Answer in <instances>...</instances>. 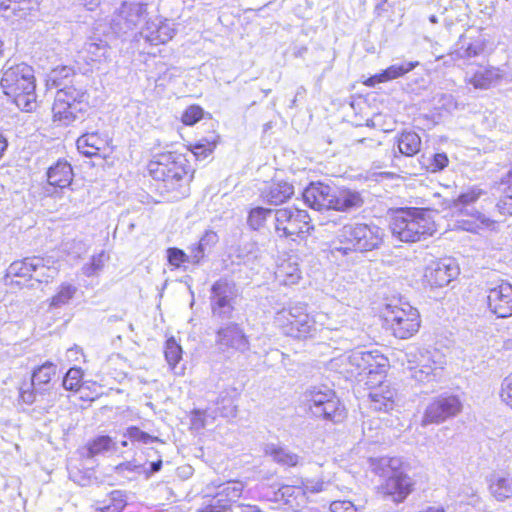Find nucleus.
<instances>
[{"mask_svg": "<svg viewBox=\"0 0 512 512\" xmlns=\"http://www.w3.org/2000/svg\"><path fill=\"white\" fill-rule=\"evenodd\" d=\"M356 374L361 377L373 410L389 413L396 407L397 390L388 379L387 357L378 351H365L352 358Z\"/></svg>", "mask_w": 512, "mask_h": 512, "instance_id": "obj_1", "label": "nucleus"}, {"mask_svg": "<svg viewBox=\"0 0 512 512\" xmlns=\"http://www.w3.org/2000/svg\"><path fill=\"white\" fill-rule=\"evenodd\" d=\"M389 229L399 241L415 243L432 236L436 224L427 208L400 207L390 211Z\"/></svg>", "mask_w": 512, "mask_h": 512, "instance_id": "obj_2", "label": "nucleus"}, {"mask_svg": "<svg viewBox=\"0 0 512 512\" xmlns=\"http://www.w3.org/2000/svg\"><path fill=\"white\" fill-rule=\"evenodd\" d=\"M0 86L21 111L32 112L37 108L34 70L26 63L10 65L9 61L6 62Z\"/></svg>", "mask_w": 512, "mask_h": 512, "instance_id": "obj_3", "label": "nucleus"}, {"mask_svg": "<svg viewBox=\"0 0 512 512\" xmlns=\"http://www.w3.org/2000/svg\"><path fill=\"white\" fill-rule=\"evenodd\" d=\"M379 319L386 331L401 340L415 336L422 323L420 313L415 307L395 297L380 308Z\"/></svg>", "mask_w": 512, "mask_h": 512, "instance_id": "obj_4", "label": "nucleus"}, {"mask_svg": "<svg viewBox=\"0 0 512 512\" xmlns=\"http://www.w3.org/2000/svg\"><path fill=\"white\" fill-rule=\"evenodd\" d=\"M149 171L156 181L161 182L158 189L169 200L175 201L189 195L194 169L187 167L185 163L150 162Z\"/></svg>", "mask_w": 512, "mask_h": 512, "instance_id": "obj_5", "label": "nucleus"}, {"mask_svg": "<svg viewBox=\"0 0 512 512\" xmlns=\"http://www.w3.org/2000/svg\"><path fill=\"white\" fill-rule=\"evenodd\" d=\"M315 226L305 209L295 206L274 210V231L281 238L295 243L306 242Z\"/></svg>", "mask_w": 512, "mask_h": 512, "instance_id": "obj_6", "label": "nucleus"}, {"mask_svg": "<svg viewBox=\"0 0 512 512\" xmlns=\"http://www.w3.org/2000/svg\"><path fill=\"white\" fill-rule=\"evenodd\" d=\"M305 406L314 417L333 424L347 418V410L336 393L331 389L313 387L305 393Z\"/></svg>", "mask_w": 512, "mask_h": 512, "instance_id": "obj_7", "label": "nucleus"}, {"mask_svg": "<svg viewBox=\"0 0 512 512\" xmlns=\"http://www.w3.org/2000/svg\"><path fill=\"white\" fill-rule=\"evenodd\" d=\"M337 241L341 245L337 250L348 254L349 252H363L377 248L381 243V236L376 226L354 223L342 227Z\"/></svg>", "mask_w": 512, "mask_h": 512, "instance_id": "obj_8", "label": "nucleus"}, {"mask_svg": "<svg viewBox=\"0 0 512 512\" xmlns=\"http://www.w3.org/2000/svg\"><path fill=\"white\" fill-rule=\"evenodd\" d=\"M326 482L322 478L301 480L298 485H281L274 491L271 500L294 512H302L309 503V495L324 491Z\"/></svg>", "mask_w": 512, "mask_h": 512, "instance_id": "obj_9", "label": "nucleus"}, {"mask_svg": "<svg viewBox=\"0 0 512 512\" xmlns=\"http://www.w3.org/2000/svg\"><path fill=\"white\" fill-rule=\"evenodd\" d=\"M148 4L142 1H122L110 16L109 25L114 34L128 35L146 23Z\"/></svg>", "mask_w": 512, "mask_h": 512, "instance_id": "obj_10", "label": "nucleus"}, {"mask_svg": "<svg viewBox=\"0 0 512 512\" xmlns=\"http://www.w3.org/2000/svg\"><path fill=\"white\" fill-rule=\"evenodd\" d=\"M86 93L73 86L60 88L52 106L53 120L67 126L78 118L86 108Z\"/></svg>", "mask_w": 512, "mask_h": 512, "instance_id": "obj_11", "label": "nucleus"}, {"mask_svg": "<svg viewBox=\"0 0 512 512\" xmlns=\"http://www.w3.org/2000/svg\"><path fill=\"white\" fill-rule=\"evenodd\" d=\"M283 333L297 340L312 336L315 327L314 317L302 305H295L279 312L277 317Z\"/></svg>", "mask_w": 512, "mask_h": 512, "instance_id": "obj_12", "label": "nucleus"}, {"mask_svg": "<svg viewBox=\"0 0 512 512\" xmlns=\"http://www.w3.org/2000/svg\"><path fill=\"white\" fill-rule=\"evenodd\" d=\"M462 410L459 396L454 394H442L435 397L426 407L422 424H440L449 418L457 416Z\"/></svg>", "mask_w": 512, "mask_h": 512, "instance_id": "obj_13", "label": "nucleus"}, {"mask_svg": "<svg viewBox=\"0 0 512 512\" xmlns=\"http://www.w3.org/2000/svg\"><path fill=\"white\" fill-rule=\"evenodd\" d=\"M414 490V481L403 471H395L377 487L380 496L396 504L403 503Z\"/></svg>", "mask_w": 512, "mask_h": 512, "instance_id": "obj_14", "label": "nucleus"}, {"mask_svg": "<svg viewBox=\"0 0 512 512\" xmlns=\"http://www.w3.org/2000/svg\"><path fill=\"white\" fill-rule=\"evenodd\" d=\"M216 344L222 351L246 352L250 342L244 330L236 323L222 327L216 332Z\"/></svg>", "mask_w": 512, "mask_h": 512, "instance_id": "obj_15", "label": "nucleus"}, {"mask_svg": "<svg viewBox=\"0 0 512 512\" xmlns=\"http://www.w3.org/2000/svg\"><path fill=\"white\" fill-rule=\"evenodd\" d=\"M488 307L497 317L506 318L512 315V285L501 283L489 290Z\"/></svg>", "mask_w": 512, "mask_h": 512, "instance_id": "obj_16", "label": "nucleus"}, {"mask_svg": "<svg viewBox=\"0 0 512 512\" xmlns=\"http://www.w3.org/2000/svg\"><path fill=\"white\" fill-rule=\"evenodd\" d=\"M363 204L364 197L360 191L347 186H340L332 191L329 210L349 212L361 208Z\"/></svg>", "mask_w": 512, "mask_h": 512, "instance_id": "obj_17", "label": "nucleus"}, {"mask_svg": "<svg viewBox=\"0 0 512 512\" xmlns=\"http://www.w3.org/2000/svg\"><path fill=\"white\" fill-rule=\"evenodd\" d=\"M294 187L284 180L272 179L268 185L261 190L260 197L264 202L271 205H281L288 202L294 195Z\"/></svg>", "mask_w": 512, "mask_h": 512, "instance_id": "obj_18", "label": "nucleus"}, {"mask_svg": "<svg viewBox=\"0 0 512 512\" xmlns=\"http://www.w3.org/2000/svg\"><path fill=\"white\" fill-rule=\"evenodd\" d=\"M145 28L140 32L141 36L151 45L165 44L176 34L175 24L165 21L147 22Z\"/></svg>", "mask_w": 512, "mask_h": 512, "instance_id": "obj_19", "label": "nucleus"}, {"mask_svg": "<svg viewBox=\"0 0 512 512\" xmlns=\"http://www.w3.org/2000/svg\"><path fill=\"white\" fill-rule=\"evenodd\" d=\"M333 189L322 182H312L303 192L305 202L316 210L330 209Z\"/></svg>", "mask_w": 512, "mask_h": 512, "instance_id": "obj_20", "label": "nucleus"}, {"mask_svg": "<svg viewBox=\"0 0 512 512\" xmlns=\"http://www.w3.org/2000/svg\"><path fill=\"white\" fill-rule=\"evenodd\" d=\"M231 294V286L226 279H219L212 284L210 305L214 315H221L224 309L233 310Z\"/></svg>", "mask_w": 512, "mask_h": 512, "instance_id": "obj_21", "label": "nucleus"}, {"mask_svg": "<svg viewBox=\"0 0 512 512\" xmlns=\"http://www.w3.org/2000/svg\"><path fill=\"white\" fill-rule=\"evenodd\" d=\"M456 276V267L439 261L426 269L425 281L431 288H441L448 285Z\"/></svg>", "mask_w": 512, "mask_h": 512, "instance_id": "obj_22", "label": "nucleus"}, {"mask_svg": "<svg viewBox=\"0 0 512 512\" xmlns=\"http://www.w3.org/2000/svg\"><path fill=\"white\" fill-rule=\"evenodd\" d=\"M57 366L51 361H47L37 366L31 377V385L38 393L49 392L56 380Z\"/></svg>", "mask_w": 512, "mask_h": 512, "instance_id": "obj_23", "label": "nucleus"}, {"mask_svg": "<svg viewBox=\"0 0 512 512\" xmlns=\"http://www.w3.org/2000/svg\"><path fill=\"white\" fill-rule=\"evenodd\" d=\"M77 149L84 156L88 158L101 157L106 159L107 155L104 153L107 145L105 138H102L97 132L86 133L77 139Z\"/></svg>", "mask_w": 512, "mask_h": 512, "instance_id": "obj_24", "label": "nucleus"}, {"mask_svg": "<svg viewBox=\"0 0 512 512\" xmlns=\"http://www.w3.org/2000/svg\"><path fill=\"white\" fill-rule=\"evenodd\" d=\"M501 78V71L495 67L480 66L466 73V81L477 89H488L497 84Z\"/></svg>", "mask_w": 512, "mask_h": 512, "instance_id": "obj_25", "label": "nucleus"}, {"mask_svg": "<svg viewBox=\"0 0 512 512\" xmlns=\"http://www.w3.org/2000/svg\"><path fill=\"white\" fill-rule=\"evenodd\" d=\"M127 504V495L124 491L112 490L102 499L95 501L90 512H123Z\"/></svg>", "mask_w": 512, "mask_h": 512, "instance_id": "obj_26", "label": "nucleus"}, {"mask_svg": "<svg viewBox=\"0 0 512 512\" xmlns=\"http://www.w3.org/2000/svg\"><path fill=\"white\" fill-rule=\"evenodd\" d=\"M219 488L221 489L216 494L217 501L221 506H227V512H229L232 506L242 497L245 482L239 479H232L220 485Z\"/></svg>", "mask_w": 512, "mask_h": 512, "instance_id": "obj_27", "label": "nucleus"}, {"mask_svg": "<svg viewBox=\"0 0 512 512\" xmlns=\"http://www.w3.org/2000/svg\"><path fill=\"white\" fill-rule=\"evenodd\" d=\"M73 171L69 162H56L47 172L48 183L54 187L64 188L70 185Z\"/></svg>", "mask_w": 512, "mask_h": 512, "instance_id": "obj_28", "label": "nucleus"}, {"mask_svg": "<svg viewBox=\"0 0 512 512\" xmlns=\"http://www.w3.org/2000/svg\"><path fill=\"white\" fill-rule=\"evenodd\" d=\"M83 53L89 62L103 63L110 58V47L106 41L99 38H90L84 45Z\"/></svg>", "mask_w": 512, "mask_h": 512, "instance_id": "obj_29", "label": "nucleus"}, {"mask_svg": "<svg viewBox=\"0 0 512 512\" xmlns=\"http://www.w3.org/2000/svg\"><path fill=\"white\" fill-rule=\"evenodd\" d=\"M485 48L486 42L480 37L473 40L461 38L452 55L457 59H470L483 54Z\"/></svg>", "mask_w": 512, "mask_h": 512, "instance_id": "obj_30", "label": "nucleus"}, {"mask_svg": "<svg viewBox=\"0 0 512 512\" xmlns=\"http://www.w3.org/2000/svg\"><path fill=\"white\" fill-rule=\"evenodd\" d=\"M276 277L281 285L292 286L299 283L302 275L298 263L288 259L278 265Z\"/></svg>", "mask_w": 512, "mask_h": 512, "instance_id": "obj_31", "label": "nucleus"}, {"mask_svg": "<svg viewBox=\"0 0 512 512\" xmlns=\"http://www.w3.org/2000/svg\"><path fill=\"white\" fill-rule=\"evenodd\" d=\"M418 65V62H402L389 66L382 72L370 77L368 82L371 84L382 83L390 81L403 76L409 71L413 70Z\"/></svg>", "mask_w": 512, "mask_h": 512, "instance_id": "obj_32", "label": "nucleus"}, {"mask_svg": "<svg viewBox=\"0 0 512 512\" xmlns=\"http://www.w3.org/2000/svg\"><path fill=\"white\" fill-rule=\"evenodd\" d=\"M43 267L42 260L37 257H26L21 260L14 261L10 265V274L15 277L30 280L33 278L35 271Z\"/></svg>", "mask_w": 512, "mask_h": 512, "instance_id": "obj_33", "label": "nucleus"}, {"mask_svg": "<svg viewBox=\"0 0 512 512\" xmlns=\"http://www.w3.org/2000/svg\"><path fill=\"white\" fill-rule=\"evenodd\" d=\"M271 460L284 468H295L301 464L302 458L283 447L272 446L266 451Z\"/></svg>", "mask_w": 512, "mask_h": 512, "instance_id": "obj_34", "label": "nucleus"}, {"mask_svg": "<svg viewBox=\"0 0 512 512\" xmlns=\"http://www.w3.org/2000/svg\"><path fill=\"white\" fill-rule=\"evenodd\" d=\"M421 139L415 132H403L398 139V149L406 157H412L420 151Z\"/></svg>", "mask_w": 512, "mask_h": 512, "instance_id": "obj_35", "label": "nucleus"}, {"mask_svg": "<svg viewBox=\"0 0 512 512\" xmlns=\"http://www.w3.org/2000/svg\"><path fill=\"white\" fill-rule=\"evenodd\" d=\"M274 210L261 206L253 207L249 210L247 216V224L253 230H259L265 227Z\"/></svg>", "mask_w": 512, "mask_h": 512, "instance_id": "obj_36", "label": "nucleus"}, {"mask_svg": "<svg viewBox=\"0 0 512 512\" xmlns=\"http://www.w3.org/2000/svg\"><path fill=\"white\" fill-rule=\"evenodd\" d=\"M182 354L180 343L174 337H169L164 343V356L171 370L182 360Z\"/></svg>", "mask_w": 512, "mask_h": 512, "instance_id": "obj_37", "label": "nucleus"}, {"mask_svg": "<svg viewBox=\"0 0 512 512\" xmlns=\"http://www.w3.org/2000/svg\"><path fill=\"white\" fill-rule=\"evenodd\" d=\"M84 371L80 367H71L63 377V387L66 390L79 392L84 385Z\"/></svg>", "mask_w": 512, "mask_h": 512, "instance_id": "obj_38", "label": "nucleus"}, {"mask_svg": "<svg viewBox=\"0 0 512 512\" xmlns=\"http://www.w3.org/2000/svg\"><path fill=\"white\" fill-rule=\"evenodd\" d=\"M114 440L108 435L94 437L86 444L88 456L93 457L109 451L114 446Z\"/></svg>", "mask_w": 512, "mask_h": 512, "instance_id": "obj_39", "label": "nucleus"}, {"mask_svg": "<svg viewBox=\"0 0 512 512\" xmlns=\"http://www.w3.org/2000/svg\"><path fill=\"white\" fill-rule=\"evenodd\" d=\"M489 490L492 496L503 501L512 496V481L505 478H497L491 481Z\"/></svg>", "mask_w": 512, "mask_h": 512, "instance_id": "obj_40", "label": "nucleus"}, {"mask_svg": "<svg viewBox=\"0 0 512 512\" xmlns=\"http://www.w3.org/2000/svg\"><path fill=\"white\" fill-rule=\"evenodd\" d=\"M79 399L83 402L92 403L98 400L103 394V386L93 380H87L80 389Z\"/></svg>", "mask_w": 512, "mask_h": 512, "instance_id": "obj_41", "label": "nucleus"}, {"mask_svg": "<svg viewBox=\"0 0 512 512\" xmlns=\"http://www.w3.org/2000/svg\"><path fill=\"white\" fill-rule=\"evenodd\" d=\"M505 189L503 195L499 198L496 207L503 215H512V170L508 173L505 180Z\"/></svg>", "mask_w": 512, "mask_h": 512, "instance_id": "obj_42", "label": "nucleus"}, {"mask_svg": "<svg viewBox=\"0 0 512 512\" xmlns=\"http://www.w3.org/2000/svg\"><path fill=\"white\" fill-rule=\"evenodd\" d=\"M76 293V287L70 283H62L50 299V305L60 307L68 304Z\"/></svg>", "mask_w": 512, "mask_h": 512, "instance_id": "obj_43", "label": "nucleus"}, {"mask_svg": "<svg viewBox=\"0 0 512 512\" xmlns=\"http://www.w3.org/2000/svg\"><path fill=\"white\" fill-rule=\"evenodd\" d=\"M485 192L477 187H472L461 193L452 201V206L461 210L469 205L476 203Z\"/></svg>", "mask_w": 512, "mask_h": 512, "instance_id": "obj_44", "label": "nucleus"}, {"mask_svg": "<svg viewBox=\"0 0 512 512\" xmlns=\"http://www.w3.org/2000/svg\"><path fill=\"white\" fill-rule=\"evenodd\" d=\"M74 75L73 68L69 66H61L53 69L49 75L47 83L55 88L58 87H68L66 82L68 79Z\"/></svg>", "mask_w": 512, "mask_h": 512, "instance_id": "obj_45", "label": "nucleus"}, {"mask_svg": "<svg viewBox=\"0 0 512 512\" xmlns=\"http://www.w3.org/2000/svg\"><path fill=\"white\" fill-rule=\"evenodd\" d=\"M459 227L465 231L476 233L488 224L487 219L480 213L475 212L467 215L466 218L458 221Z\"/></svg>", "mask_w": 512, "mask_h": 512, "instance_id": "obj_46", "label": "nucleus"}, {"mask_svg": "<svg viewBox=\"0 0 512 512\" xmlns=\"http://www.w3.org/2000/svg\"><path fill=\"white\" fill-rule=\"evenodd\" d=\"M168 264L173 269H180L188 262H191L190 256L182 249L177 247H169L166 250Z\"/></svg>", "mask_w": 512, "mask_h": 512, "instance_id": "obj_47", "label": "nucleus"}, {"mask_svg": "<svg viewBox=\"0 0 512 512\" xmlns=\"http://www.w3.org/2000/svg\"><path fill=\"white\" fill-rule=\"evenodd\" d=\"M125 436L131 443L149 444L153 442H160L157 436H153L137 426H130L126 429Z\"/></svg>", "mask_w": 512, "mask_h": 512, "instance_id": "obj_48", "label": "nucleus"}, {"mask_svg": "<svg viewBox=\"0 0 512 512\" xmlns=\"http://www.w3.org/2000/svg\"><path fill=\"white\" fill-rule=\"evenodd\" d=\"M499 399L503 405L512 410V371L501 381Z\"/></svg>", "mask_w": 512, "mask_h": 512, "instance_id": "obj_49", "label": "nucleus"}, {"mask_svg": "<svg viewBox=\"0 0 512 512\" xmlns=\"http://www.w3.org/2000/svg\"><path fill=\"white\" fill-rule=\"evenodd\" d=\"M216 144L217 136H211L210 138L201 139L198 143H196L193 146L192 152L196 158H206L215 149Z\"/></svg>", "mask_w": 512, "mask_h": 512, "instance_id": "obj_50", "label": "nucleus"}, {"mask_svg": "<svg viewBox=\"0 0 512 512\" xmlns=\"http://www.w3.org/2000/svg\"><path fill=\"white\" fill-rule=\"evenodd\" d=\"M434 101L436 109L443 110L448 113L458 110L460 106L451 94H438L434 97Z\"/></svg>", "mask_w": 512, "mask_h": 512, "instance_id": "obj_51", "label": "nucleus"}, {"mask_svg": "<svg viewBox=\"0 0 512 512\" xmlns=\"http://www.w3.org/2000/svg\"><path fill=\"white\" fill-rule=\"evenodd\" d=\"M204 110L198 105L189 106L182 114L181 120L187 126H192L203 118Z\"/></svg>", "mask_w": 512, "mask_h": 512, "instance_id": "obj_52", "label": "nucleus"}, {"mask_svg": "<svg viewBox=\"0 0 512 512\" xmlns=\"http://www.w3.org/2000/svg\"><path fill=\"white\" fill-rule=\"evenodd\" d=\"M331 512H356V507L349 500H335L330 503Z\"/></svg>", "mask_w": 512, "mask_h": 512, "instance_id": "obj_53", "label": "nucleus"}, {"mask_svg": "<svg viewBox=\"0 0 512 512\" xmlns=\"http://www.w3.org/2000/svg\"><path fill=\"white\" fill-rule=\"evenodd\" d=\"M191 257L190 260L193 264L199 265L205 258V249L202 241L193 244L190 248Z\"/></svg>", "mask_w": 512, "mask_h": 512, "instance_id": "obj_54", "label": "nucleus"}, {"mask_svg": "<svg viewBox=\"0 0 512 512\" xmlns=\"http://www.w3.org/2000/svg\"><path fill=\"white\" fill-rule=\"evenodd\" d=\"M191 422L196 427H203L205 424V412L199 409L192 410Z\"/></svg>", "mask_w": 512, "mask_h": 512, "instance_id": "obj_55", "label": "nucleus"}, {"mask_svg": "<svg viewBox=\"0 0 512 512\" xmlns=\"http://www.w3.org/2000/svg\"><path fill=\"white\" fill-rule=\"evenodd\" d=\"M197 512H227V506H221L220 503L216 500L214 504H209L201 509H198Z\"/></svg>", "mask_w": 512, "mask_h": 512, "instance_id": "obj_56", "label": "nucleus"}, {"mask_svg": "<svg viewBox=\"0 0 512 512\" xmlns=\"http://www.w3.org/2000/svg\"><path fill=\"white\" fill-rule=\"evenodd\" d=\"M37 393L33 387L28 390H21L19 393V398L24 403H33L34 402V395Z\"/></svg>", "mask_w": 512, "mask_h": 512, "instance_id": "obj_57", "label": "nucleus"}, {"mask_svg": "<svg viewBox=\"0 0 512 512\" xmlns=\"http://www.w3.org/2000/svg\"><path fill=\"white\" fill-rule=\"evenodd\" d=\"M80 5L84 6L89 11H94L100 6L102 0H77Z\"/></svg>", "mask_w": 512, "mask_h": 512, "instance_id": "obj_58", "label": "nucleus"}, {"mask_svg": "<svg viewBox=\"0 0 512 512\" xmlns=\"http://www.w3.org/2000/svg\"><path fill=\"white\" fill-rule=\"evenodd\" d=\"M17 2L13 0H0V9L3 11L12 10L16 11Z\"/></svg>", "mask_w": 512, "mask_h": 512, "instance_id": "obj_59", "label": "nucleus"}, {"mask_svg": "<svg viewBox=\"0 0 512 512\" xmlns=\"http://www.w3.org/2000/svg\"><path fill=\"white\" fill-rule=\"evenodd\" d=\"M90 265L92 267V271L101 269L103 267L102 255L92 257Z\"/></svg>", "mask_w": 512, "mask_h": 512, "instance_id": "obj_60", "label": "nucleus"}, {"mask_svg": "<svg viewBox=\"0 0 512 512\" xmlns=\"http://www.w3.org/2000/svg\"><path fill=\"white\" fill-rule=\"evenodd\" d=\"M418 512H446V509L443 505H430L419 510Z\"/></svg>", "mask_w": 512, "mask_h": 512, "instance_id": "obj_61", "label": "nucleus"}, {"mask_svg": "<svg viewBox=\"0 0 512 512\" xmlns=\"http://www.w3.org/2000/svg\"><path fill=\"white\" fill-rule=\"evenodd\" d=\"M162 465H163V462L161 459L153 462L151 464V468H150V471H149V474H152V473H155V472H158L161 468H162Z\"/></svg>", "mask_w": 512, "mask_h": 512, "instance_id": "obj_62", "label": "nucleus"}, {"mask_svg": "<svg viewBox=\"0 0 512 512\" xmlns=\"http://www.w3.org/2000/svg\"><path fill=\"white\" fill-rule=\"evenodd\" d=\"M7 139L0 133V158L3 156L4 151L7 149Z\"/></svg>", "mask_w": 512, "mask_h": 512, "instance_id": "obj_63", "label": "nucleus"}, {"mask_svg": "<svg viewBox=\"0 0 512 512\" xmlns=\"http://www.w3.org/2000/svg\"><path fill=\"white\" fill-rule=\"evenodd\" d=\"M243 512H262V510L255 505H243Z\"/></svg>", "mask_w": 512, "mask_h": 512, "instance_id": "obj_64", "label": "nucleus"}]
</instances>
